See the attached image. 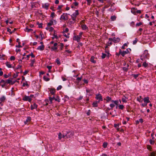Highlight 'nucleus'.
<instances>
[{"label":"nucleus","mask_w":156,"mask_h":156,"mask_svg":"<svg viewBox=\"0 0 156 156\" xmlns=\"http://www.w3.org/2000/svg\"><path fill=\"white\" fill-rule=\"evenodd\" d=\"M5 64L6 66L9 68H11L12 67L11 65L10 64V62H6L5 63Z\"/></svg>","instance_id":"obj_26"},{"label":"nucleus","mask_w":156,"mask_h":156,"mask_svg":"<svg viewBox=\"0 0 156 156\" xmlns=\"http://www.w3.org/2000/svg\"><path fill=\"white\" fill-rule=\"evenodd\" d=\"M12 79L13 78H10V79L6 80H5V82H4V83L6 84H10L12 85L13 84H14V82H12Z\"/></svg>","instance_id":"obj_4"},{"label":"nucleus","mask_w":156,"mask_h":156,"mask_svg":"<svg viewBox=\"0 0 156 156\" xmlns=\"http://www.w3.org/2000/svg\"><path fill=\"white\" fill-rule=\"evenodd\" d=\"M109 5L110 8L108 9V11L111 12H114L116 9V7L114 6L115 3H112V2H109Z\"/></svg>","instance_id":"obj_2"},{"label":"nucleus","mask_w":156,"mask_h":156,"mask_svg":"<svg viewBox=\"0 0 156 156\" xmlns=\"http://www.w3.org/2000/svg\"><path fill=\"white\" fill-rule=\"evenodd\" d=\"M53 36L54 37H52V39L54 40V38H55L57 39H58V37L56 35H55V33H54V34H53Z\"/></svg>","instance_id":"obj_42"},{"label":"nucleus","mask_w":156,"mask_h":156,"mask_svg":"<svg viewBox=\"0 0 156 156\" xmlns=\"http://www.w3.org/2000/svg\"><path fill=\"white\" fill-rule=\"evenodd\" d=\"M149 142L150 144L151 145H153L154 144V140H149Z\"/></svg>","instance_id":"obj_56"},{"label":"nucleus","mask_w":156,"mask_h":156,"mask_svg":"<svg viewBox=\"0 0 156 156\" xmlns=\"http://www.w3.org/2000/svg\"><path fill=\"white\" fill-rule=\"evenodd\" d=\"M49 6V4L48 3H46L42 5V7L43 8L47 10L48 9V7Z\"/></svg>","instance_id":"obj_12"},{"label":"nucleus","mask_w":156,"mask_h":156,"mask_svg":"<svg viewBox=\"0 0 156 156\" xmlns=\"http://www.w3.org/2000/svg\"><path fill=\"white\" fill-rule=\"evenodd\" d=\"M47 68L48 69L49 71H50V70L52 68V66H47Z\"/></svg>","instance_id":"obj_62"},{"label":"nucleus","mask_w":156,"mask_h":156,"mask_svg":"<svg viewBox=\"0 0 156 156\" xmlns=\"http://www.w3.org/2000/svg\"><path fill=\"white\" fill-rule=\"evenodd\" d=\"M81 27L83 30H85L88 29V27L85 24L81 25Z\"/></svg>","instance_id":"obj_15"},{"label":"nucleus","mask_w":156,"mask_h":156,"mask_svg":"<svg viewBox=\"0 0 156 156\" xmlns=\"http://www.w3.org/2000/svg\"><path fill=\"white\" fill-rule=\"evenodd\" d=\"M129 65L127 64L126 67H124L122 68V70L126 72H127L129 69Z\"/></svg>","instance_id":"obj_9"},{"label":"nucleus","mask_w":156,"mask_h":156,"mask_svg":"<svg viewBox=\"0 0 156 156\" xmlns=\"http://www.w3.org/2000/svg\"><path fill=\"white\" fill-rule=\"evenodd\" d=\"M139 75V74H132V76H133L135 79H136L138 76Z\"/></svg>","instance_id":"obj_49"},{"label":"nucleus","mask_w":156,"mask_h":156,"mask_svg":"<svg viewBox=\"0 0 156 156\" xmlns=\"http://www.w3.org/2000/svg\"><path fill=\"white\" fill-rule=\"evenodd\" d=\"M50 93L53 95H54L55 94V89L54 88H51L50 90Z\"/></svg>","instance_id":"obj_14"},{"label":"nucleus","mask_w":156,"mask_h":156,"mask_svg":"<svg viewBox=\"0 0 156 156\" xmlns=\"http://www.w3.org/2000/svg\"><path fill=\"white\" fill-rule=\"evenodd\" d=\"M25 31H27L28 32H31L32 31L33 29H29V28H28L27 27L25 29Z\"/></svg>","instance_id":"obj_39"},{"label":"nucleus","mask_w":156,"mask_h":156,"mask_svg":"<svg viewBox=\"0 0 156 156\" xmlns=\"http://www.w3.org/2000/svg\"><path fill=\"white\" fill-rule=\"evenodd\" d=\"M127 54V52L125 51H122L121 50V55L123 57L125 55Z\"/></svg>","instance_id":"obj_23"},{"label":"nucleus","mask_w":156,"mask_h":156,"mask_svg":"<svg viewBox=\"0 0 156 156\" xmlns=\"http://www.w3.org/2000/svg\"><path fill=\"white\" fill-rule=\"evenodd\" d=\"M7 31L9 32L10 34H11L12 33L14 32V31H11V30L9 28H7Z\"/></svg>","instance_id":"obj_43"},{"label":"nucleus","mask_w":156,"mask_h":156,"mask_svg":"<svg viewBox=\"0 0 156 156\" xmlns=\"http://www.w3.org/2000/svg\"><path fill=\"white\" fill-rule=\"evenodd\" d=\"M63 6V5H58V7L57 9H58L59 10H60V12H62L61 8Z\"/></svg>","instance_id":"obj_44"},{"label":"nucleus","mask_w":156,"mask_h":156,"mask_svg":"<svg viewBox=\"0 0 156 156\" xmlns=\"http://www.w3.org/2000/svg\"><path fill=\"white\" fill-rule=\"evenodd\" d=\"M125 46H127V45L126 43H125L122 46L121 48L123 49H125Z\"/></svg>","instance_id":"obj_53"},{"label":"nucleus","mask_w":156,"mask_h":156,"mask_svg":"<svg viewBox=\"0 0 156 156\" xmlns=\"http://www.w3.org/2000/svg\"><path fill=\"white\" fill-rule=\"evenodd\" d=\"M5 99L6 98L5 96H3L0 98V100L1 102H4L5 101Z\"/></svg>","instance_id":"obj_30"},{"label":"nucleus","mask_w":156,"mask_h":156,"mask_svg":"<svg viewBox=\"0 0 156 156\" xmlns=\"http://www.w3.org/2000/svg\"><path fill=\"white\" fill-rule=\"evenodd\" d=\"M69 133H67V134L65 135H62V137L63 138H65V137H66L67 138L69 137L70 136H69Z\"/></svg>","instance_id":"obj_27"},{"label":"nucleus","mask_w":156,"mask_h":156,"mask_svg":"<svg viewBox=\"0 0 156 156\" xmlns=\"http://www.w3.org/2000/svg\"><path fill=\"white\" fill-rule=\"evenodd\" d=\"M138 41V40L136 38L135 40L133 41V44H136V43Z\"/></svg>","instance_id":"obj_60"},{"label":"nucleus","mask_w":156,"mask_h":156,"mask_svg":"<svg viewBox=\"0 0 156 156\" xmlns=\"http://www.w3.org/2000/svg\"><path fill=\"white\" fill-rule=\"evenodd\" d=\"M95 98L99 100V101H103V98L102 95L100 93L96 94H95Z\"/></svg>","instance_id":"obj_6"},{"label":"nucleus","mask_w":156,"mask_h":156,"mask_svg":"<svg viewBox=\"0 0 156 156\" xmlns=\"http://www.w3.org/2000/svg\"><path fill=\"white\" fill-rule=\"evenodd\" d=\"M149 54L147 50H145L142 55L140 56V59L144 61H146V59H149Z\"/></svg>","instance_id":"obj_1"},{"label":"nucleus","mask_w":156,"mask_h":156,"mask_svg":"<svg viewBox=\"0 0 156 156\" xmlns=\"http://www.w3.org/2000/svg\"><path fill=\"white\" fill-rule=\"evenodd\" d=\"M49 100L50 101V103H51L52 102V100H55V96L53 97H49Z\"/></svg>","instance_id":"obj_41"},{"label":"nucleus","mask_w":156,"mask_h":156,"mask_svg":"<svg viewBox=\"0 0 156 156\" xmlns=\"http://www.w3.org/2000/svg\"><path fill=\"white\" fill-rule=\"evenodd\" d=\"M119 109L122 110L124 108V106L122 105H120L119 106Z\"/></svg>","instance_id":"obj_45"},{"label":"nucleus","mask_w":156,"mask_h":156,"mask_svg":"<svg viewBox=\"0 0 156 156\" xmlns=\"http://www.w3.org/2000/svg\"><path fill=\"white\" fill-rule=\"evenodd\" d=\"M82 78V76H81L80 77H77L76 79V80L78 81V82H79L81 80Z\"/></svg>","instance_id":"obj_57"},{"label":"nucleus","mask_w":156,"mask_h":156,"mask_svg":"<svg viewBox=\"0 0 156 156\" xmlns=\"http://www.w3.org/2000/svg\"><path fill=\"white\" fill-rule=\"evenodd\" d=\"M120 41V39L119 37H117L115 41V43H119Z\"/></svg>","instance_id":"obj_48"},{"label":"nucleus","mask_w":156,"mask_h":156,"mask_svg":"<svg viewBox=\"0 0 156 156\" xmlns=\"http://www.w3.org/2000/svg\"><path fill=\"white\" fill-rule=\"evenodd\" d=\"M53 24V22L52 20H50V22L47 24V26H50Z\"/></svg>","instance_id":"obj_32"},{"label":"nucleus","mask_w":156,"mask_h":156,"mask_svg":"<svg viewBox=\"0 0 156 156\" xmlns=\"http://www.w3.org/2000/svg\"><path fill=\"white\" fill-rule=\"evenodd\" d=\"M55 13L54 12H52L50 15L51 17L52 18H54L55 17Z\"/></svg>","instance_id":"obj_52"},{"label":"nucleus","mask_w":156,"mask_h":156,"mask_svg":"<svg viewBox=\"0 0 156 156\" xmlns=\"http://www.w3.org/2000/svg\"><path fill=\"white\" fill-rule=\"evenodd\" d=\"M109 50L108 49H105V53H107L108 54V56L109 57V55L110 54V53L109 52Z\"/></svg>","instance_id":"obj_50"},{"label":"nucleus","mask_w":156,"mask_h":156,"mask_svg":"<svg viewBox=\"0 0 156 156\" xmlns=\"http://www.w3.org/2000/svg\"><path fill=\"white\" fill-rule=\"evenodd\" d=\"M116 16L115 15L112 16L111 17V19L112 21H115L116 20Z\"/></svg>","instance_id":"obj_24"},{"label":"nucleus","mask_w":156,"mask_h":156,"mask_svg":"<svg viewBox=\"0 0 156 156\" xmlns=\"http://www.w3.org/2000/svg\"><path fill=\"white\" fill-rule=\"evenodd\" d=\"M92 90H91V89H89L88 88H87L86 89V91L87 93V94L89 96H92V95L93 94V93L92 92Z\"/></svg>","instance_id":"obj_7"},{"label":"nucleus","mask_w":156,"mask_h":156,"mask_svg":"<svg viewBox=\"0 0 156 156\" xmlns=\"http://www.w3.org/2000/svg\"><path fill=\"white\" fill-rule=\"evenodd\" d=\"M37 24L38 25V27L39 28H42V25L43 24L41 23H39L38 22H37Z\"/></svg>","instance_id":"obj_40"},{"label":"nucleus","mask_w":156,"mask_h":156,"mask_svg":"<svg viewBox=\"0 0 156 156\" xmlns=\"http://www.w3.org/2000/svg\"><path fill=\"white\" fill-rule=\"evenodd\" d=\"M73 39L74 40L78 42L80 41V38L78 35L73 36Z\"/></svg>","instance_id":"obj_8"},{"label":"nucleus","mask_w":156,"mask_h":156,"mask_svg":"<svg viewBox=\"0 0 156 156\" xmlns=\"http://www.w3.org/2000/svg\"><path fill=\"white\" fill-rule=\"evenodd\" d=\"M108 143L106 142H104L103 144V147L104 148H106L108 146Z\"/></svg>","instance_id":"obj_36"},{"label":"nucleus","mask_w":156,"mask_h":156,"mask_svg":"<svg viewBox=\"0 0 156 156\" xmlns=\"http://www.w3.org/2000/svg\"><path fill=\"white\" fill-rule=\"evenodd\" d=\"M111 102L112 103H113L114 104V105L115 104L116 105H118L119 104V101L118 100L115 101L112 100V101H111Z\"/></svg>","instance_id":"obj_18"},{"label":"nucleus","mask_w":156,"mask_h":156,"mask_svg":"<svg viewBox=\"0 0 156 156\" xmlns=\"http://www.w3.org/2000/svg\"><path fill=\"white\" fill-rule=\"evenodd\" d=\"M93 107H98V104L96 101H94L92 104Z\"/></svg>","instance_id":"obj_21"},{"label":"nucleus","mask_w":156,"mask_h":156,"mask_svg":"<svg viewBox=\"0 0 156 156\" xmlns=\"http://www.w3.org/2000/svg\"><path fill=\"white\" fill-rule=\"evenodd\" d=\"M22 86L23 87H25V86H27V87H28L29 86L27 83V81H26L25 82L23 83Z\"/></svg>","instance_id":"obj_38"},{"label":"nucleus","mask_w":156,"mask_h":156,"mask_svg":"<svg viewBox=\"0 0 156 156\" xmlns=\"http://www.w3.org/2000/svg\"><path fill=\"white\" fill-rule=\"evenodd\" d=\"M59 45L60 46V50H62L64 46L63 44L62 43H60V44Z\"/></svg>","instance_id":"obj_33"},{"label":"nucleus","mask_w":156,"mask_h":156,"mask_svg":"<svg viewBox=\"0 0 156 156\" xmlns=\"http://www.w3.org/2000/svg\"><path fill=\"white\" fill-rule=\"evenodd\" d=\"M23 100L25 101H27L30 102L32 100V99L29 96H27L26 95L24 96V97L23 98Z\"/></svg>","instance_id":"obj_5"},{"label":"nucleus","mask_w":156,"mask_h":156,"mask_svg":"<svg viewBox=\"0 0 156 156\" xmlns=\"http://www.w3.org/2000/svg\"><path fill=\"white\" fill-rule=\"evenodd\" d=\"M40 35L41 36V38H40V40L41 41L42 40L43 38L44 37V35L42 31L40 32Z\"/></svg>","instance_id":"obj_25"},{"label":"nucleus","mask_w":156,"mask_h":156,"mask_svg":"<svg viewBox=\"0 0 156 156\" xmlns=\"http://www.w3.org/2000/svg\"><path fill=\"white\" fill-rule=\"evenodd\" d=\"M37 49L41 51L43 50L44 49V45H41L39 46L38 47Z\"/></svg>","instance_id":"obj_17"},{"label":"nucleus","mask_w":156,"mask_h":156,"mask_svg":"<svg viewBox=\"0 0 156 156\" xmlns=\"http://www.w3.org/2000/svg\"><path fill=\"white\" fill-rule=\"evenodd\" d=\"M71 18L73 20L76 21V17L71 15Z\"/></svg>","instance_id":"obj_58"},{"label":"nucleus","mask_w":156,"mask_h":156,"mask_svg":"<svg viewBox=\"0 0 156 156\" xmlns=\"http://www.w3.org/2000/svg\"><path fill=\"white\" fill-rule=\"evenodd\" d=\"M156 155V154L154 152H152L151 153V154H150L151 156H155Z\"/></svg>","instance_id":"obj_64"},{"label":"nucleus","mask_w":156,"mask_h":156,"mask_svg":"<svg viewBox=\"0 0 156 156\" xmlns=\"http://www.w3.org/2000/svg\"><path fill=\"white\" fill-rule=\"evenodd\" d=\"M142 24H143V23L141 22H140L139 23H138L136 24V27H139Z\"/></svg>","instance_id":"obj_46"},{"label":"nucleus","mask_w":156,"mask_h":156,"mask_svg":"<svg viewBox=\"0 0 156 156\" xmlns=\"http://www.w3.org/2000/svg\"><path fill=\"white\" fill-rule=\"evenodd\" d=\"M5 55H0V59L1 60H4V58H3L5 56Z\"/></svg>","instance_id":"obj_47"},{"label":"nucleus","mask_w":156,"mask_h":156,"mask_svg":"<svg viewBox=\"0 0 156 156\" xmlns=\"http://www.w3.org/2000/svg\"><path fill=\"white\" fill-rule=\"evenodd\" d=\"M55 62L56 63L57 65H60L61 64V62L60 61V60L59 58H57L55 60Z\"/></svg>","instance_id":"obj_37"},{"label":"nucleus","mask_w":156,"mask_h":156,"mask_svg":"<svg viewBox=\"0 0 156 156\" xmlns=\"http://www.w3.org/2000/svg\"><path fill=\"white\" fill-rule=\"evenodd\" d=\"M109 106L111 108V109H112V108L115 107V105L114 104H110Z\"/></svg>","instance_id":"obj_63"},{"label":"nucleus","mask_w":156,"mask_h":156,"mask_svg":"<svg viewBox=\"0 0 156 156\" xmlns=\"http://www.w3.org/2000/svg\"><path fill=\"white\" fill-rule=\"evenodd\" d=\"M68 15H69L67 13H63L61 16V17L60 18V20H67L68 19Z\"/></svg>","instance_id":"obj_3"},{"label":"nucleus","mask_w":156,"mask_h":156,"mask_svg":"<svg viewBox=\"0 0 156 156\" xmlns=\"http://www.w3.org/2000/svg\"><path fill=\"white\" fill-rule=\"evenodd\" d=\"M79 14L78 10H76L75 12L73 13L72 16L76 17V16L78 15Z\"/></svg>","instance_id":"obj_22"},{"label":"nucleus","mask_w":156,"mask_h":156,"mask_svg":"<svg viewBox=\"0 0 156 156\" xmlns=\"http://www.w3.org/2000/svg\"><path fill=\"white\" fill-rule=\"evenodd\" d=\"M58 48L57 47H52L51 48V51H57Z\"/></svg>","instance_id":"obj_35"},{"label":"nucleus","mask_w":156,"mask_h":156,"mask_svg":"<svg viewBox=\"0 0 156 156\" xmlns=\"http://www.w3.org/2000/svg\"><path fill=\"white\" fill-rule=\"evenodd\" d=\"M137 9H135L134 8H132L131 9V12L132 13H133L134 15H135L136 13V10Z\"/></svg>","instance_id":"obj_20"},{"label":"nucleus","mask_w":156,"mask_h":156,"mask_svg":"<svg viewBox=\"0 0 156 156\" xmlns=\"http://www.w3.org/2000/svg\"><path fill=\"white\" fill-rule=\"evenodd\" d=\"M94 56H92L90 58V61L91 62L94 63H95L96 62V61L94 60Z\"/></svg>","instance_id":"obj_28"},{"label":"nucleus","mask_w":156,"mask_h":156,"mask_svg":"<svg viewBox=\"0 0 156 156\" xmlns=\"http://www.w3.org/2000/svg\"><path fill=\"white\" fill-rule=\"evenodd\" d=\"M102 55H101V58L102 59H104L105 58L106 55V54L102 53Z\"/></svg>","instance_id":"obj_54"},{"label":"nucleus","mask_w":156,"mask_h":156,"mask_svg":"<svg viewBox=\"0 0 156 156\" xmlns=\"http://www.w3.org/2000/svg\"><path fill=\"white\" fill-rule=\"evenodd\" d=\"M104 100H106L107 102H108L110 101H111L112 100L111 98L108 96L106 97V99L105 98Z\"/></svg>","instance_id":"obj_19"},{"label":"nucleus","mask_w":156,"mask_h":156,"mask_svg":"<svg viewBox=\"0 0 156 156\" xmlns=\"http://www.w3.org/2000/svg\"><path fill=\"white\" fill-rule=\"evenodd\" d=\"M55 101H57L58 102L60 101V99L59 98V97L57 95L55 96Z\"/></svg>","instance_id":"obj_16"},{"label":"nucleus","mask_w":156,"mask_h":156,"mask_svg":"<svg viewBox=\"0 0 156 156\" xmlns=\"http://www.w3.org/2000/svg\"><path fill=\"white\" fill-rule=\"evenodd\" d=\"M35 62V60L34 59L31 60V63L30 64V66L31 67L33 66Z\"/></svg>","instance_id":"obj_34"},{"label":"nucleus","mask_w":156,"mask_h":156,"mask_svg":"<svg viewBox=\"0 0 156 156\" xmlns=\"http://www.w3.org/2000/svg\"><path fill=\"white\" fill-rule=\"evenodd\" d=\"M10 59L11 61H14L15 59V57L14 56H12L10 57Z\"/></svg>","instance_id":"obj_51"},{"label":"nucleus","mask_w":156,"mask_h":156,"mask_svg":"<svg viewBox=\"0 0 156 156\" xmlns=\"http://www.w3.org/2000/svg\"><path fill=\"white\" fill-rule=\"evenodd\" d=\"M144 102L147 104L150 102V101L149 100V98L148 97H147L144 98Z\"/></svg>","instance_id":"obj_10"},{"label":"nucleus","mask_w":156,"mask_h":156,"mask_svg":"<svg viewBox=\"0 0 156 156\" xmlns=\"http://www.w3.org/2000/svg\"><path fill=\"white\" fill-rule=\"evenodd\" d=\"M146 61H145L142 64V66L146 68L148 66V64L147 63H146Z\"/></svg>","instance_id":"obj_29"},{"label":"nucleus","mask_w":156,"mask_h":156,"mask_svg":"<svg viewBox=\"0 0 156 156\" xmlns=\"http://www.w3.org/2000/svg\"><path fill=\"white\" fill-rule=\"evenodd\" d=\"M87 2V4L88 5H90L91 3V0H86Z\"/></svg>","instance_id":"obj_59"},{"label":"nucleus","mask_w":156,"mask_h":156,"mask_svg":"<svg viewBox=\"0 0 156 156\" xmlns=\"http://www.w3.org/2000/svg\"><path fill=\"white\" fill-rule=\"evenodd\" d=\"M43 78L44 80L46 81H48L50 80L49 78H48L46 76H44Z\"/></svg>","instance_id":"obj_31"},{"label":"nucleus","mask_w":156,"mask_h":156,"mask_svg":"<svg viewBox=\"0 0 156 156\" xmlns=\"http://www.w3.org/2000/svg\"><path fill=\"white\" fill-rule=\"evenodd\" d=\"M31 118L30 117H28L25 121H24V123L25 124H27L28 123L30 122L31 120Z\"/></svg>","instance_id":"obj_13"},{"label":"nucleus","mask_w":156,"mask_h":156,"mask_svg":"<svg viewBox=\"0 0 156 156\" xmlns=\"http://www.w3.org/2000/svg\"><path fill=\"white\" fill-rule=\"evenodd\" d=\"M115 55L119 57L120 55H121V49H119V53L116 52L115 53Z\"/></svg>","instance_id":"obj_55"},{"label":"nucleus","mask_w":156,"mask_h":156,"mask_svg":"<svg viewBox=\"0 0 156 156\" xmlns=\"http://www.w3.org/2000/svg\"><path fill=\"white\" fill-rule=\"evenodd\" d=\"M37 108V105L35 103H34L33 105H31V110H33L34 109H36Z\"/></svg>","instance_id":"obj_11"},{"label":"nucleus","mask_w":156,"mask_h":156,"mask_svg":"<svg viewBox=\"0 0 156 156\" xmlns=\"http://www.w3.org/2000/svg\"><path fill=\"white\" fill-rule=\"evenodd\" d=\"M58 138L60 140L62 138V133H59L58 135Z\"/></svg>","instance_id":"obj_61"}]
</instances>
